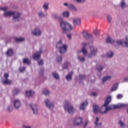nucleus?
I'll list each match as a JSON object with an SVG mask.
<instances>
[{"label":"nucleus","instance_id":"nucleus-1","mask_svg":"<svg viewBox=\"0 0 128 128\" xmlns=\"http://www.w3.org/2000/svg\"><path fill=\"white\" fill-rule=\"evenodd\" d=\"M106 42L111 44H113V46H126L128 48V36H125V40H117L116 42L110 37H108L106 39Z\"/></svg>","mask_w":128,"mask_h":128},{"label":"nucleus","instance_id":"nucleus-2","mask_svg":"<svg viewBox=\"0 0 128 128\" xmlns=\"http://www.w3.org/2000/svg\"><path fill=\"white\" fill-rule=\"evenodd\" d=\"M58 20L60 22V26L62 30V32L64 34H66V32H69L70 30H72V24H70L68 22H67L64 20L62 18H58Z\"/></svg>","mask_w":128,"mask_h":128},{"label":"nucleus","instance_id":"nucleus-3","mask_svg":"<svg viewBox=\"0 0 128 128\" xmlns=\"http://www.w3.org/2000/svg\"><path fill=\"white\" fill-rule=\"evenodd\" d=\"M112 102V96H108L106 100L105 101V103L101 107L100 110V114H106L108 112L109 110H112V106H109L108 104H110V102Z\"/></svg>","mask_w":128,"mask_h":128},{"label":"nucleus","instance_id":"nucleus-4","mask_svg":"<svg viewBox=\"0 0 128 128\" xmlns=\"http://www.w3.org/2000/svg\"><path fill=\"white\" fill-rule=\"evenodd\" d=\"M56 48L58 50L60 54H64L68 50V44H64L62 40H60L56 44Z\"/></svg>","mask_w":128,"mask_h":128},{"label":"nucleus","instance_id":"nucleus-5","mask_svg":"<svg viewBox=\"0 0 128 128\" xmlns=\"http://www.w3.org/2000/svg\"><path fill=\"white\" fill-rule=\"evenodd\" d=\"M64 108L66 112H68V114H72L74 113V112H76V109L74 108L70 103L68 102H65L64 104Z\"/></svg>","mask_w":128,"mask_h":128},{"label":"nucleus","instance_id":"nucleus-6","mask_svg":"<svg viewBox=\"0 0 128 128\" xmlns=\"http://www.w3.org/2000/svg\"><path fill=\"white\" fill-rule=\"evenodd\" d=\"M90 54H88V58H90L96 56V54L98 52V48H96V47L92 46H90Z\"/></svg>","mask_w":128,"mask_h":128},{"label":"nucleus","instance_id":"nucleus-7","mask_svg":"<svg viewBox=\"0 0 128 128\" xmlns=\"http://www.w3.org/2000/svg\"><path fill=\"white\" fill-rule=\"evenodd\" d=\"M82 48L81 49V52H82L84 56H86V54H88V52L86 50V48H88V44L86 42H83L82 43Z\"/></svg>","mask_w":128,"mask_h":128},{"label":"nucleus","instance_id":"nucleus-8","mask_svg":"<svg viewBox=\"0 0 128 128\" xmlns=\"http://www.w3.org/2000/svg\"><path fill=\"white\" fill-rule=\"evenodd\" d=\"M14 22H18L20 20V16H22V14L18 12H14V14L12 15Z\"/></svg>","mask_w":128,"mask_h":128},{"label":"nucleus","instance_id":"nucleus-9","mask_svg":"<svg viewBox=\"0 0 128 128\" xmlns=\"http://www.w3.org/2000/svg\"><path fill=\"white\" fill-rule=\"evenodd\" d=\"M42 52V48H40L39 52H36V53L33 54V58L36 60H38L40 58V56Z\"/></svg>","mask_w":128,"mask_h":128},{"label":"nucleus","instance_id":"nucleus-10","mask_svg":"<svg viewBox=\"0 0 128 128\" xmlns=\"http://www.w3.org/2000/svg\"><path fill=\"white\" fill-rule=\"evenodd\" d=\"M42 32L38 27L35 28L32 32L33 36H42Z\"/></svg>","mask_w":128,"mask_h":128},{"label":"nucleus","instance_id":"nucleus-11","mask_svg":"<svg viewBox=\"0 0 128 128\" xmlns=\"http://www.w3.org/2000/svg\"><path fill=\"white\" fill-rule=\"evenodd\" d=\"M44 103L48 108H54V104L48 99H46L44 100Z\"/></svg>","mask_w":128,"mask_h":128},{"label":"nucleus","instance_id":"nucleus-12","mask_svg":"<svg viewBox=\"0 0 128 128\" xmlns=\"http://www.w3.org/2000/svg\"><path fill=\"white\" fill-rule=\"evenodd\" d=\"M111 108H112V110L115 109V108H124V106H128V104H119L117 105H112ZM126 112L128 114V109L126 110Z\"/></svg>","mask_w":128,"mask_h":128},{"label":"nucleus","instance_id":"nucleus-13","mask_svg":"<svg viewBox=\"0 0 128 128\" xmlns=\"http://www.w3.org/2000/svg\"><path fill=\"white\" fill-rule=\"evenodd\" d=\"M72 22L74 28L78 26H80L81 23L80 18H74L72 20Z\"/></svg>","mask_w":128,"mask_h":128},{"label":"nucleus","instance_id":"nucleus-14","mask_svg":"<svg viewBox=\"0 0 128 128\" xmlns=\"http://www.w3.org/2000/svg\"><path fill=\"white\" fill-rule=\"evenodd\" d=\"M13 104L16 110H18L22 106V102L18 99L15 100L13 102Z\"/></svg>","mask_w":128,"mask_h":128},{"label":"nucleus","instance_id":"nucleus-15","mask_svg":"<svg viewBox=\"0 0 128 128\" xmlns=\"http://www.w3.org/2000/svg\"><path fill=\"white\" fill-rule=\"evenodd\" d=\"M82 34L84 38H86V40H88V38H90V40H94V37L88 34L86 31H83L82 32Z\"/></svg>","mask_w":128,"mask_h":128},{"label":"nucleus","instance_id":"nucleus-16","mask_svg":"<svg viewBox=\"0 0 128 128\" xmlns=\"http://www.w3.org/2000/svg\"><path fill=\"white\" fill-rule=\"evenodd\" d=\"M30 106L34 114H38V106L36 104H31Z\"/></svg>","mask_w":128,"mask_h":128},{"label":"nucleus","instance_id":"nucleus-17","mask_svg":"<svg viewBox=\"0 0 128 128\" xmlns=\"http://www.w3.org/2000/svg\"><path fill=\"white\" fill-rule=\"evenodd\" d=\"M82 124V118L81 117H77L74 120V124L75 126H80Z\"/></svg>","mask_w":128,"mask_h":128},{"label":"nucleus","instance_id":"nucleus-18","mask_svg":"<svg viewBox=\"0 0 128 128\" xmlns=\"http://www.w3.org/2000/svg\"><path fill=\"white\" fill-rule=\"evenodd\" d=\"M88 104V101L82 102L80 105V109L82 110H84L86 108Z\"/></svg>","mask_w":128,"mask_h":128},{"label":"nucleus","instance_id":"nucleus-19","mask_svg":"<svg viewBox=\"0 0 128 128\" xmlns=\"http://www.w3.org/2000/svg\"><path fill=\"white\" fill-rule=\"evenodd\" d=\"M100 121V118L98 117H96V119L94 122L95 128H102V122H98Z\"/></svg>","mask_w":128,"mask_h":128},{"label":"nucleus","instance_id":"nucleus-20","mask_svg":"<svg viewBox=\"0 0 128 128\" xmlns=\"http://www.w3.org/2000/svg\"><path fill=\"white\" fill-rule=\"evenodd\" d=\"M37 16L39 18H46V14H44V12L42 10L38 12Z\"/></svg>","mask_w":128,"mask_h":128},{"label":"nucleus","instance_id":"nucleus-21","mask_svg":"<svg viewBox=\"0 0 128 128\" xmlns=\"http://www.w3.org/2000/svg\"><path fill=\"white\" fill-rule=\"evenodd\" d=\"M72 74L73 72H71L68 74L66 76V78L67 82H70L72 80Z\"/></svg>","mask_w":128,"mask_h":128},{"label":"nucleus","instance_id":"nucleus-22","mask_svg":"<svg viewBox=\"0 0 128 128\" xmlns=\"http://www.w3.org/2000/svg\"><path fill=\"white\" fill-rule=\"evenodd\" d=\"M68 8V10H73L74 12H78V8H76V7L72 4H69Z\"/></svg>","mask_w":128,"mask_h":128},{"label":"nucleus","instance_id":"nucleus-23","mask_svg":"<svg viewBox=\"0 0 128 128\" xmlns=\"http://www.w3.org/2000/svg\"><path fill=\"white\" fill-rule=\"evenodd\" d=\"M14 11L5 12H4V16H14Z\"/></svg>","mask_w":128,"mask_h":128},{"label":"nucleus","instance_id":"nucleus-24","mask_svg":"<svg viewBox=\"0 0 128 128\" xmlns=\"http://www.w3.org/2000/svg\"><path fill=\"white\" fill-rule=\"evenodd\" d=\"M48 6H50L48 2H46L43 4L42 6V8H43L44 12H46L47 10H48Z\"/></svg>","mask_w":128,"mask_h":128},{"label":"nucleus","instance_id":"nucleus-25","mask_svg":"<svg viewBox=\"0 0 128 128\" xmlns=\"http://www.w3.org/2000/svg\"><path fill=\"white\" fill-rule=\"evenodd\" d=\"M26 94L27 96H28V98H30V96H32L34 94V91L29 90L26 91Z\"/></svg>","mask_w":128,"mask_h":128},{"label":"nucleus","instance_id":"nucleus-26","mask_svg":"<svg viewBox=\"0 0 128 128\" xmlns=\"http://www.w3.org/2000/svg\"><path fill=\"white\" fill-rule=\"evenodd\" d=\"M93 110L94 114H98V112H100V108H98V106L94 105L93 106Z\"/></svg>","mask_w":128,"mask_h":128},{"label":"nucleus","instance_id":"nucleus-27","mask_svg":"<svg viewBox=\"0 0 128 128\" xmlns=\"http://www.w3.org/2000/svg\"><path fill=\"white\" fill-rule=\"evenodd\" d=\"M70 62H66L64 64L63 66V70H66L68 68H70Z\"/></svg>","mask_w":128,"mask_h":128},{"label":"nucleus","instance_id":"nucleus-28","mask_svg":"<svg viewBox=\"0 0 128 128\" xmlns=\"http://www.w3.org/2000/svg\"><path fill=\"white\" fill-rule=\"evenodd\" d=\"M56 62H57L58 64H62V56L60 55L56 57Z\"/></svg>","mask_w":128,"mask_h":128},{"label":"nucleus","instance_id":"nucleus-29","mask_svg":"<svg viewBox=\"0 0 128 128\" xmlns=\"http://www.w3.org/2000/svg\"><path fill=\"white\" fill-rule=\"evenodd\" d=\"M6 54L8 56H12L14 54V50L12 48L8 49Z\"/></svg>","mask_w":128,"mask_h":128},{"label":"nucleus","instance_id":"nucleus-30","mask_svg":"<svg viewBox=\"0 0 128 128\" xmlns=\"http://www.w3.org/2000/svg\"><path fill=\"white\" fill-rule=\"evenodd\" d=\"M112 80V76H106L102 78V82H108V80Z\"/></svg>","mask_w":128,"mask_h":128},{"label":"nucleus","instance_id":"nucleus-31","mask_svg":"<svg viewBox=\"0 0 128 128\" xmlns=\"http://www.w3.org/2000/svg\"><path fill=\"white\" fill-rule=\"evenodd\" d=\"M62 16H64V18H70V12L68 11H65L62 13Z\"/></svg>","mask_w":128,"mask_h":128},{"label":"nucleus","instance_id":"nucleus-32","mask_svg":"<svg viewBox=\"0 0 128 128\" xmlns=\"http://www.w3.org/2000/svg\"><path fill=\"white\" fill-rule=\"evenodd\" d=\"M120 126V128H126V124H124V122L120 120H119L118 122Z\"/></svg>","mask_w":128,"mask_h":128},{"label":"nucleus","instance_id":"nucleus-33","mask_svg":"<svg viewBox=\"0 0 128 128\" xmlns=\"http://www.w3.org/2000/svg\"><path fill=\"white\" fill-rule=\"evenodd\" d=\"M42 94H44L45 96H50V92L48 90L46 89H44L42 92Z\"/></svg>","mask_w":128,"mask_h":128},{"label":"nucleus","instance_id":"nucleus-34","mask_svg":"<svg viewBox=\"0 0 128 128\" xmlns=\"http://www.w3.org/2000/svg\"><path fill=\"white\" fill-rule=\"evenodd\" d=\"M118 88V84H116L112 88L111 92H114V90H116Z\"/></svg>","mask_w":128,"mask_h":128},{"label":"nucleus","instance_id":"nucleus-35","mask_svg":"<svg viewBox=\"0 0 128 128\" xmlns=\"http://www.w3.org/2000/svg\"><path fill=\"white\" fill-rule=\"evenodd\" d=\"M52 76L54 78H56V80H60V75H58V74L54 72L52 73Z\"/></svg>","mask_w":128,"mask_h":128},{"label":"nucleus","instance_id":"nucleus-36","mask_svg":"<svg viewBox=\"0 0 128 128\" xmlns=\"http://www.w3.org/2000/svg\"><path fill=\"white\" fill-rule=\"evenodd\" d=\"M114 52H109L107 53V58H112L114 56Z\"/></svg>","mask_w":128,"mask_h":128},{"label":"nucleus","instance_id":"nucleus-37","mask_svg":"<svg viewBox=\"0 0 128 128\" xmlns=\"http://www.w3.org/2000/svg\"><path fill=\"white\" fill-rule=\"evenodd\" d=\"M3 84H12V81L10 80H8V79H6L3 82Z\"/></svg>","mask_w":128,"mask_h":128},{"label":"nucleus","instance_id":"nucleus-38","mask_svg":"<svg viewBox=\"0 0 128 128\" xmlns=\"http://www.w3.org/2000/svg\"><path fill=\"white\" fill-rule=\"evenodd\" d=\"M78 60L82 62H84L85 60H84V57L80 55L78 56Z\"/></svg>","mask_w":128,"mask_h":128},{"label":"nucleus","instance_id":"nucleus-39","mask_svg":"<svg viewBox=\"0 0 128 128\" xmlns=\"http://www.w3.org/2000/svg\"><path fill=\"white\" fill-rule=\"evenodd\" d=\"M14 110V107L12 105L8 106L7 108V110L8 112H12Z\"/></svg>","mask_w":128,"mask_h":128},{"label":"nucleus","instance_id":"nucleus-40","mask_svg":"<svg viewBox=\"0 0 128 128\" xmlns=\"http://www.w3.org/2000/svg\"><path fill=\"white\" fill-rule=\"evenodd\" d=\"M16 42H24V38H16Z\"/></svg>","mask_w":128,"mask_h":128},{"label":"nucleus","instance_id":"nucleus-41","mask_svg":"<svg viewBox=\"0 0 128 128\" xmlns=\"http://www.w3.org/2000/svg\"><path fill=\"white\" fill-rule=\"evenodd\" d=\"M38 66H44V60L42 59H40L37 60Z\"/></svg>","mask_w":128,"mask_h":128},{"label":"nucleus","instance_id":"nucleus-42","mask_svg":"<svg viewBox=\"0 0 128 128\" xmlns=\"http://www.w3.org/2000/svg\"><path fill=\"white\" fill-rule=\"evenodd\" d=\"M120 6H121V8H126V3L124 2V0H122L120 4Z\"/></svg>","mask_w":128,"mask_h":128},{"label":"nucleus","instance_id":"nucleus-43","mask_svg":"<svg viewBox=\"0 0 128 128\" xmlns=\"http://www.w3.org/2000/svg\"><path fill=\"white\" fill-rule=\"evenodd\" d=\"M98 72H102V70H104V66H98L96 68Z\"/></svg>","mask_w":128,"mask_h":128},{"label":"nucleus","instance_id":"nucleus-44","mask_svg":"<svg viewBox=\"0 0 128 128\" xmlns=\"http://www.w3.org/2000/svg\"><path fill=\"white\" fill-rule=\"evenodd\" d=\"M106 19L108 21V22H110V24L112 22V16H110V15H107Z\"/></svg>","mask_w":128,"mask_h":128},{"label":"nucleus","instance_id":"nucleus-45","mask_svg":"<svg viewBox=\"0 0 128 128\" xmlns=\"http://www.w3.org/2000/svg\"><path fill=\"white\" fill-rule=\"evenodd\" d=\"M30 60H28V58H24L23 60L24 64H30Z\"/></svg>","mask_w":128,"mask_h":128},{"label":"nucleus","instance_id":"nucleus-46","mask_svg":"<svg viewBox=\"0 0 128 128\" xmlns=\"http://www.w3.org/2000/svg\"><path fill=\"white\" fill-rule=\"evenodd\" d=\"M20 70L21 72H24L26 70V68L25 67H20Z\"/></svg>","mask_w":128,"mask_h":128},{"label":"nucleus","instance_id":"nucleus-47","mask_svg":"<svg viewBox=\"0 0 128 128\" xmlns=\"http://www.w3.org/2000/svg\"><path fill=\"white\" fill-rule=\"evenodd\" d=\"M8 7L6 6V7H3V8H0V10H4V12H6V10H8Z\"/></svg>","mask_w":128,"mask_h":128},{"label":"nucleus","instance_id":"nucleus-48","mask_svg":"<svg viewBox=\"0 0 128 128\" xmlns=\"http://www.w3.org/2000/svg\"><path fill=\"white\" fill-rule=\"evenodd\" d=\"M94 34L98 36V34H100V30H94Z\"/></svg>","mask_w":128,"mask_h":128},{"label":"nucleus","instance_id":"nucleus-49","mask_svg":"<svg viewBox=\"0 0 128 128\" xmlns=\"http://www.w3.org/2000/svg\"><path fill=\"white\" fill-rule=\"evenodd\" d=\"M90 96H98V93L96 92H92L90 94Z\"/></svg>","mask_w":128,"mask_h":128},{"label":"nucleus","instance_id":"nucleus-50","mask_svg":"<svg viewBox=\"0 0 128 128\" xmlns=\"http://www.w3.org/2000/svg\"><path fill=\"white\" fill-rule=\"evenodd\" d=\"M79 78L81 80H82V78H86V75L80 74L79 76Z\"/></svg>","mask_w":128,"mask_h":128},{"label":"nucleus","instance_id":"nucleus-51","mask_svg":"<svg viewBox=\"0 0 128 128\" xmlns=\"http://www.w3.org/2000/svg\"><path fill=\"white\" fill-rule=\"evenodd\" d=\"M123 96L122 94H118L117 96V98L118 100H120V98H122Z\"/></svg>","mask_w":128,"mask_h":128},{"label":"nucleus","instance_id":"nucleus-52","mask_svg":"<svg viewBox=\"0 0 128 128\" xmlns=\"http://www.w3.org/2000/svg\"><path fill=\"white\" fill-rule=\"evenodd\" d=\"M63 6H66L68 7V6H70V4L65 2L63 4Z\"/></svg>","mask_w":128,"mask_h":128},{"label":"nucleus","instance_id":"nucleus-53","mask_svg":"<svg viewBox=\"0 0 128 128\" xmlns=\"http://www.w3.org/2000/svg\"><path fill=\"white\" fill-rule=\"evenodd\" d=\"M67 38H68L69 40H72V34H68Z\"/></svg>","mask_w":128,"mask_h":128},{"label":"nucleus","instance_id":"nucleus-54","mask_svg":"<svg viewBox=\"0 0 128 128\" xmlns=\"http://www.w3.org/2000/svg\"><path fill=\"white\" fill-rule=\"evenodd\" d=\"M4 76L6 78V80L8 79V74H5L4 75Z\"/></svg>","mask_w":128,"mask_h":128},{"label":"nucleus","instance_id":"nucleus-55","mask_svg":"<svg viewBox=\"0 0 128 128\" xmlns=\"http://www.w3.org/2000/svg\"><path fill=\"white\" fill-rule=\"evenodd\" d=\"M53 18H55V19H56L58 18V14H54L53 15Z\"/></svg>","mask_w":128,"mask_h":128},{"label":"nucleus","instance_id":"nucleus-56","mask_svg":"<svg viewBox=\"0 0 128 128\" xmlns=\"http://www.w3.org/2000/svg\"><path fill=\"white\" fill-rule=\"evenodd\" d=\"M124 82H128V77H127V78H124Z\"/></svg>","mask_w":128,"mask_h":128},{"label":"nucleus","instance_id":"nucleus-57","mask_svg":"<svg viewBox=\"0 0 128 128\" xmlns=\"http://www.w3.org/2000/svg\"><path fill=\"white\" fill-rule=\"evenodd\" d=\"M88 120H86V121L85 122L84 124V126H88Z\"/></svg>","mask_w":128,"mask_h":128},{"label":"nucleus","instance_id":"nucleus-58","mask_svg":"<svg viewBox=\"0 0 128 128\" xmlns=\"http://www.w3.org/2000/svg\"><path fill=\"white\" fill-rule=\"evenodd\" d=\"M24 128H32V127H30V126H24Z\"/></svg>","mask_w":128,"mask_h":128},{"label":"nucleus","instance_id":"nucleus-59","mask_svg":"<svg viewBox=\"0 0 128 128\" xmlns=\"http://www.w3.org/2000/svg\"><path fill=\"white\" fill-rule=\"evenodd\" d=\"M78 2H82V0H76Z\"/></svg>","mask_w":128,"mask_h":128}]
</instances>
